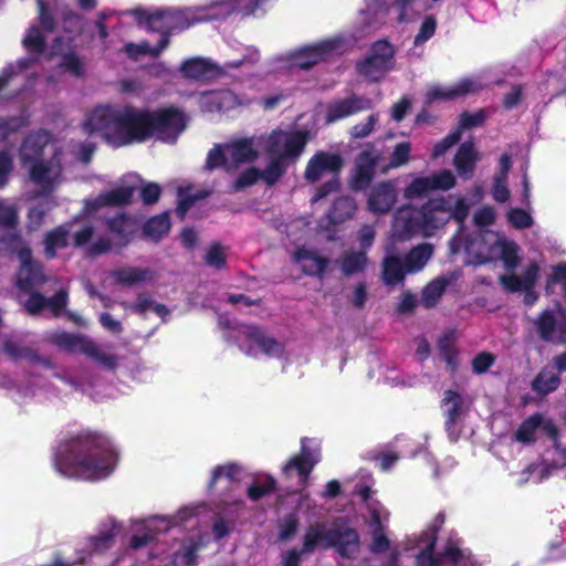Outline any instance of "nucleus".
Returning <instances> with one entry per match:
<instances>
[{
  "label": "nucleus",
  "mask_w": 566,
  "mask_h": 566,
  "mask_svg": "<svg viewBox=\"0 0 566 566\" xmlns=\"http://www.w3.org/2000/svg\"><path fill=\"white\" fill-rule=\"evenodd\" d=\"M117 461L111 440L90 429L67 433L55 448L53 465L61 475L98 481L114 471Z\"/></svg>",
  "instance_id": "obj_1"
},
{
  "label": "nucleus",
  "mask_w": 566,
  "mask_h": 566,
  "mask_svg": "<svg viewBox=\"0 0 566 566\" xmlns=\"http://www.w3.org/2000/svg\"><path fill=\"white\" fill-rule=\"evenodd\" d=\"M84 132L102 135L114 148L147 142L146 108L133 105H97L90 111L83 123Z\"/></svg>",
  "instance_id": "obj_2"
},
{
  "label": "nucleus",
  "mask_w": 566,
  "mask_h": 566,
  "mask_svg": "<svg viewBox=\"0 0 566 566\" xmlns=\"http://www.w3.org/2000/svg\"><path fill=\"white\" fill-rule=\"evenodd\" d=\"M448 222V199L436 197L430 198L419 208L400 209L395 218V228L402 239H411L417 234L430 238Z\"/></svg>",
  "instance_id": "obj_3"
},
{
  "label": "nucleus",
  "mask_w": 566,
  "mask_h": 566,
  "mask_svg": "<svg viewBox=\"0 0 566 566\" xmlns=\"http://www.w3.org/2000/svg\"><path fill=\"white\" fill-rule=\"evenodd\" d=\"M397 50L387 39L373 42L366 55L355 63L357 74L368 83H379L396 69Z\"/></svg>",
  "instance_id": "obj_4"
},
{
  "label": "nucleus",
  "mask_w": 566,
  "mask_h": 566,
  "mask_svg": "<svg viewBox=\"0 0 566 566\" xmlns=\"http://www.w3.org/2000/svg\"><path fill=\"white\" fill-rule=\"evenodd\" d=\"M147 140L156 138L166 143H175L186 128V116L175 106L157 109L146 108Z\"/></svg>",
  "instance_id": "obj_5"
},
{
  "label": "nucleus",
  "mask_w": 566,
  "mask_h": 566,
  "mask_svg": "<svg viewBox=\"0 0 566 566\" xmlns=\"http://www.w3.org/2000/svg\"><path fill=\"white\" fill-rule=\"evenodd\" d=\"M235 10L233 0H222L212 3L210 8H197L196 10L167 9L168 33L184 31L189 27L205 21L219 20L229 17Z\"/></svg>",
  "instance_id": "obj_6"
},
{
  "label": "nucleus",
  "mask_w": 566,
  "mask_h": 566,
  "mask_svg": "<svg viewBox=\"0 0 566 566\" xmlns=\"http://www.w3.org/2000/svg\"><path fill=\"white\" fill-rule=\"evenodd\" d=\"M307 142L308 132L306 130H274L269 137L268 153L277 155L283 160L294 161L301 156Z\"/></svg>",
  "instance_id": "obj_7"
},
{
  "label": "nucleus",
  "mask_w": 566,
  "mask_h": 566,
  "mask_svg": "<svg viewBox=\"0 0 566 566\" xmlns=\"http://www.w3.org/2000/svg\"><path fill=\"white\" fill-rule=\"evenodd\" d=\"M329 547L347 559H354L360 549V536L356 528L343 517L335 518L329 526Z\"/></svg>",
  "instance_id": "obj_8"
},
{
  "label": "nucleus",
  "mask_w": 566,
  "mask_h": 566,
  "mask_svg": "<svg viewBox=\"0 0 566 566\" xmlns=\"http://www.w3.org/2000/svg\"><path fill=\"white\" fill-rule=\"evenodd\" d=\"M13 251L21 263L17 286L23 292H31L35 285L45 283L43 265L33 259L30 245L22 240Z\"/></svg>",
  "instance_id": "obj_9"
},
{
  "label": "nucleus",
  "mask_w": 566,
  "mask_h": 566,
  "mask_svg": "<svg viewBox=\"0 0 566 566\" xmlns=\"http://www.w3.org/2000/svg\"><path fill=\"white\" fill-rule=\"evenodd\" d=\"M343 167L344 159L340 154L318 150L307 161L304 179L310 184H315L326 174L337 177Z\"/></svg>",
  "instance_id": "obj_10"
},
{
  "label": "nucleus",
  "mask_w": 566,
  "mask_h": 566,
  "mask_svg": "<svg viewBox=\"0 0 566 566\" xmlns=\"http://www.w3.org/2000/svg\"><path fill=\"white\" fill-rule=\"evenodd\" d=\"M379 156L373 150L365 149L355 159V168L349 179V188L353 191H364L371 185Z\"/></svg>",
  "instance_id": "obj_11"
},
{
  "label": "nucleus",
  "mask_w": 566,
  "mask_h": 566,
  "mask_svg": "<svg viewBox=\"0 0 566 566\" xmlns=\"http://www.w3.org/2000/svg\"><path fill=\"white\" fill-rule=\"evenodd\" d=\"M371 108V99L366 96L352 94L329 103L326 108L325 120L328 124L335 123Z\"/></svg>",
  "instance_id": "obj_12"
},
{
  "label": "nucleus",
  "mask_w": 566,
  "mask_h": 566,
  "mask_svg": "<svg viewBox=\"0 0 566 566\" xmlns=\"http://www.w3.org/2000/svg\"><path fill=\"white\" fill-rule=\"evenodd\" d=\"M441 405L442 407H446L444 430L447 431L448 437L451 441H457L460 436V429L458 428V423L460 422L461 417L464 413L463 397L459 391L448 389L443 394Z\"/></svg>",
  "instance_id": "obj_13"
},
{
  "label": "nucleus",
  "mask_w": 566,
  "mask_h": 566,
  "mask_svg": "<svg viewBox=\"0 0 566 566\" xmlns=\"http://www.w3.org/2000/svg\"><path fill=\"white\" fill-rule=\"evenodd\" d=\"M307 438H302L301 440V450L298 454L293 455L283 467L282 471L285 476H290L292 470H295L300 476L301 483L305 486L307 484V480L314 469V467L318 463V457L308 447H306L305 442Z\"/></svg>",
  "instance_id": "obj_14"
},
{
  "label": "nucleus",
  "mask_w": 566,
  "mask_h": 566,
  "mask_svg": "<svg viewBox=\"0 0 566 566\" xmlns=\"http://www.w3.org/2000/svg\"><path fill=\"white\" fill-rule=\"evenodd\" d=\"M334 49L335 44L331 41L319 42L295 51L291 60L293 65L302 70H310L321 61H324Z\"/></svg>",
  "instance_id": "obj_15"
},
{
  "label": "nucleus",
  "mask_w": 566,
  "mask_h": 566,
  "mask_svg": "<svg viewBox=\"0 0 566 566\" xmlns=\"http://www.w3.org/2000/svg\"><path fill=\"white\" fill-rule=\"evenodd\" d=\"M180 73L186 78L207 82L220 76L222 71L219 65L207 59L191 57L181 64Z\"/></svg>",
  "instance_id": "obj_16"
},
{
  "label": "nucleus",
  "mask_w": 566,
  "mask_h": 566,
  "mask_svg": "<svg viewBox=\"0 0 566 566\" xmlns=\"http://www.w3.org/2000/svg\"><path fill=\"white\" fill-rule=\"evenodd\" d=\"M397 200L395 186L390 181H384L374 187L369 193L368 209L376 214L388 213Z\"/></svg>",
  "instance_id": "obj_17"
},
{
  "label": "nucleus",
  "mask_w": 566,
  "mask_h": 566,
  "mask_svg": "<svg viewBox=\"0 0 566 566\" xmlns=\"http://www.w3.org/2000/svg\"><path fill=\"white\" fill-rule=\"evenodd\" d=\"M479 160L480 154L473 142L467 140L459 146L453 157V165L461 178L471 179Z\"/></svg>",
  "instance_id": "obj_18"
},
{
  "label": "nucleus",
  "mask_w": 566,
  "mask_h": 566,
  "mask_svg": "<svg viewBox=\"0 0 566 566\" xmlns=\"http://www.w3.org/2000/svg\"><path fill=\"white\" fill-rule=\"evenodd\" d=\"M476 90L475 83L470 78H463L455 85L442 87L439 85L431 86L426 95V102L431 104L436 101H451L461 96H465Z\"/></svg>",
  "instance_id": "obj_19"
},
{
  "label": "nucleus",
  "mask_w": 566,
  "mask_h": 566,
  "mask_svg": "<svg viewBox=\"0 0 566 566\" xmlns=\"http://www.w3.org/2000/svg\"><path fill=\"white\" fill-rule=\"evenodd\" d=\"M107 231L114 235L115 245L126 247L133 239L135 223L127 213H117L105 220Z\"/></svg>",
  "instance_id": "obj_20"
},
{
  "label": "nucleus",
  "mask_w": 566,
  "mask_h": 566,
  "mask_svg": "<svg viewBox=\"0 0 566 566\" xmlns=\"http://www.w3.org/2000/svg\"><path fill=\"white\" fill-rule=\"evenodd\" d=\"M407 271L403 259L397 254L386 255L381 261V281L387 286H396L402 283Z\"/></svg>",
  "instance_id": "obj_21"
},
{
  "label": "nucleus",
  "mask_w": 566,
  "mask_h": 566,
  "mask_svg": "<svg viewBox=\"0 0 566 566\" xmlns=\"http://www.w3.org/2000/svg\"><path fill=\"white\" fill-rule=\"evenodd\" d=\"M294 261L297 263L311 262L310 265L303 264L302 270L308 276L322 279L329 264V259L322 256L315 250L298 248L294 253Z\"/></svg>",
  "instance_id": "obj_22"
},
{
  "label": "nucleus",
  "mask_w": 566,
  "mask_h": 566,
  "mask_svg": "<svg viewBox=\"0 0 566 566\" xmlns=\"http://www.w3.org/2000/svg\"><path fill=\"white\" fill-rule=\"evenodd\" d=\"M133 187H117L109 191L102 192L87 207L97 211L101 207H122L129 205L133 198Z\"/></svg>",
  "instance_id": "obj_23"
},
{
  "label": "nucleus",
  "mask_w": 566,
  "mask_h": 566,
  "mask_svg": "<svg viewBox=\"0 0 566 566\" xmlns=\"http://www.w3.org/2000/svg\"><path fill=\"white\" fill-rule=\"evenodd\" d=\"M3 352L14 361L24 359L32 365L40 364L45 367H52L50 358H44L40 356L35 349L28 346H22L11 339L4 340Z\"/></svg>",
  "instance_id": "obj_24"
},
{
  "label": "nucleus",
  "mask_w": 566,
  "mask_h": 566,
  "mask_svg": "<svg viewBox=\"0 0 566 566\" xmlns=\"http://www.w3.org/2000/svg\"><path fill=\"white\" fill-rule=\"evenodd\" d=\"M329 527L325 523L310 525L303 536V552L313 553L317 547L329 549Z\"/></svg>",
  "instance_id": "obj_25"
},
{
  "label": "nucleus",
  "mask_w": 566,
  "mask_h": 566,
  "mask_svg": "<svg viewBox=\"0 0 566 566\" xmlns=\"http://www.w3.org/2000/svg\"><path fill=\"white\" fill-rule=\"evenodd\" d=\"M244 335L247 339L253 342L268 356H273L281 352L280 343L274 337L269 336L260 326L247 325L244 327Z\"/></svg>",
  "instance_id": "obj_26"
},
{
  "label": "nucleus",
  "mask_w": 566,
  "mask_h": 566,
  "mask_svg": "<svg viewBox=\"0 0 566 566\" xmlns=\"http://www.w3.org/2000/svg\"><path fill=\"white\" fill-rule=\"evenodd\" d=\"M154 271L150 269L123 266L113 271V279L123 286H134L154 279Z\"/></svg>",
  "instance_id": "obj_27"
},
{
  "label": "nucleus",
  "mask_w": 566,
  "mask_h": 566,
  "mask_svg": "<svg viewBox=\"0 0 566 566\" xmlns=\"http://www.w3.org/2000/svg\"><path fill=\"white\" fill-rule=\"evenodd\" d=\"M356 211V202L349 196H339L333 201L328 212V221L334 224H342L352 219Z\"/></svg>",
  "instance_id": "obj_28"
},
{
  "label": "nucleus",
  "mask_w": 566,
  "mask_h": 566,
  "mask_svg": "<svg viewBox=\"0 0 566 566\" xmlns=\"http://www.w3.org/2000/svg\"><path fill=\"white\" fill-rule=\"evenodd\" d=\"M434 248L431 243H419L405 255L403 261L409 273L420 272L433 255Z\"/></svg>",
  "instance_id": "obj_29"
},
{
  "label": "nucleus",
  "mask_w": 566,
  "mask_h": 566,
  "mask_svg": "<svg viewBox=\"0 0 566 566\" xmlns=\"http://www.w3.org/2000/svg\"><path fill=\"white\" fill-rule=\"evenodd\" d=\"M46 142L40 134H29L22 142L19 156L21 163L27 166L29 163L40 160Z\"/></svg>",
  "instance_id": "obj_30"
},
{
  "label": "nucleus",
  "mask_w": 566,
  "mask_h": 566,
  "mask_svg": "<svg viewBox=\"0 0 566 566\" xmlns=\"http://www.w3.org/2000/svg\"><path fill=\"white\" fill-rule=\"evenodd\" d=\"M226 150L233 168L239 164L251 163L258 158V151L254 149L252 140L247 138L226 145Z\"/></svg>",
  "instance_id": "obj_31"
},
{
  "label": "nucleus",
  "mask_w": 566,
  "mask_h": 566,
  "mask_svg": "<svg viewBox=\"0 0 566 566\" xmlns=\"http://www.w3.org/2000/svg\"><path fill=\"white\" fill-rule=\"evenodd\" d=\"M70 231L65 226H57L46 232L44 237V254L46 259L56 258V251L65 249L69 245Z\"/></svg>",
  "instance_id": "obj_32"
},
{
  "label": "nucleus",
  "mask_w": 566,
  "mask_h": 566,
  "mask_svg": "<svg viewBox=\"0 0 566 566\" xmlns=\"http://www.w3.org/2000/svg\"><path fill=\"white\" fill-rule=\"evenodd\" d=\"M27 166H29V175L32 182L40 186L44 195L50 193L54 188L50 163L40 159L29 163Z\"/></svg>",
  "instance_id": "obj_33"
},
{
  "label": "nucleus",
  "mask_w": 566,
  "mask_h": 566,
  "mask_svg": "<svg viewBox=\"0 0 566 566\" xmlns=\"http://www.w3.org/2000/svg\"><path fill=\"white\" fill-rule=\"evenodd\" d=\"M170 217L168 212H161L149 218L144 227L143 233L154 242H159L170 230Z\"/></svg>",
  "instance_id": "obj_34"
},
{
  "label": "nucleus",
  "mask_w": 566,
  "mask_h": 566,
  "mask_svg": "<svg viewBox=\"0 0 566 566\" xmlns=\"http://www.w3.org/2000/svg\"><path fill=\"white\" fill-rule=\"evenodd\" d=\"M559 323L553 311L544 310L538 314L534 325L539 338L548 343L555 340V334H558Z\"/></svg>",
  "instance_id": "obj_35"
},
{
  "label": "nucleus",
  "mask_w": 566,
  "mask_h": 566,
  "mask_svg": "<svg viewBox=\"0 0 566 566\" xmlns=\"http://www.w3.org/2000/svg\"><path fill=\"white\" fill-rule=\"evenodd\" d=\"M340 271L345 276L361 273L368 265L366 251H348L338 261Z\"/></svg>",
  "instance_id": "obj_36"
},
{
  "label": "nucleus",
  "mask_w": 566,
  "mask_h": 566,
  "mask_svg": "<svg viewBox=\"0 0 566 566\" xmlns=\"http://www.w3.org/2000/svg\"><path fill=\"white\" fill-rule=\"evenodd\" d=\"M560 382V377L557 374L543 368L533 379L531 387L534 392L544 397L557 390Z\"/></svg>",
  "instance_id": "obj_37"
},
{
  "label": "nucleus",
  "mask_w": 566,
  "mask_h": 566,
  "mask_svg": "<svg viewBox=\"0 0 566 566\" xmlns=\"http://www.w3.org/2000/svg\"><path fill=\"white\" fill-rule=\"evenodd\" d=\"M51 342L64 350L84 354L86 345L91 344L92 340L82 335L59 332L51 336Z\"/></svg>",
  "instance_id": "obj_38"
},
{
  "label": "nucleus",
  "mask_w": 566,
  "mask_h": 566,
  "mask_svg": "<svg viewBox=\"0 0 566 566\" xmlns=\"http://www.w3.org/2000/svg\"><path fill=\"white\" fill-rule=\"evenodd\" d=\"M449 281L444 277H437L428 283L421 294V301L424 307H434L442 297Z\"/></svg>",
  "instance_id": "obj_39"
},
{
  "label": "nucleus",
  "mask_w": 566,
  "mask_h": 566,
  "mask_svg": "<svg viewBox=\"0 0 566 566\" xmlns=\"http://www.w3.org/2000/svg\"><path fill=\"white\" fill-rule=\"evenodd\" d=\"M543 423V417L536 412L527 417L518 426L515 431V439L522 443H531L535 441V432L538 427Z\"/></svg>",
  "instance_id": "obj_40"
},
{
  "label": "nucleus",
  "mask_w": 566,
  "mask_h": 566,
  "mask_svg": "<svg viewBox=\"0 0 566 566\" xmlns=\"http://www.w3.org/2000/svg\"><path fill=\"white\" fill-rule=\"evenodd\" d=\"M29 115L22 113L20 115L0 117V140H6L9 136L19 133L29 126Z\"/></svg>",
  "instance_id": "obj_41"
},
{
  "label": "nucleus",
  "mask_w": 566,
  "mask_h": 566,
  "mask_svg": "<svg viewBox=\"0 0 566 566\" xmlns=\"http://www.w3.org/2000/svg\"><path fill=\"white\" fill-rule=\"evenodd\" d=\"M286 172V164L277 155H274L268 166L261 170V179L266 184V186H274L281 177Z\"/></svg>",
  "instance_id": "obj_42"
},
{
  "label": "nucleus",
  "mask_w": 566,
  "mask_h": 566,
  "mask_svg": "<svg viewBox=\"0 0 566 566\" xmlns=\"http://www.w3.org/2000/svg\"><path fill=\"white\" fill-rule=\"evenodd\" d=\"M206 168L208 170L223 168L227 171L233 169L230 156L226 150V147L223 148L221 145H216L212 149L209 150L206 159Z\"/></svg>",
  "instance_id": "obj_43"
},
{
  "label": "nucleus",
  "mask_w": 566,
  "mask_h": 566,
  "mask_svg": "<svg viewBox=\"0 0 566 566\" xmlns=\"http://www.w3.org/2000/svg\"><path fill=\"white\" fill-rule=\"evenodd\" d=\"M518 251L520 247L513 241L502 243L500 259L507 271H514L520 265L521 258Z\"/></svg>",
  "instance_id": "obj_44"
},
{
  "label": "nucleus",
  "mask_w": 566,
  "mask_h": 566,
  "mask_svg": "<svg viewBox=\"0 0 566 566\" xmlns=\"http://www.w3.org/2000/svg\"><path fill=\"white\" fill-rule=\"evenodd\" d=\"M485 119H486V113L484 109H479L474 113L464 111L463 113H461L460 119H459V125L454 130L460 132V136H462V133L464 130L482 126L484 124Z\"/></svg>",
  "instance_id": "obj_45"
},
{
  "label": "nucleus",
  "mask_w": 566,
  "mask_h": 566,
  "mask_svg": "<svg viewBox=\"0 0 566 566\" xmlns=\"http://www.w3.org/2000/svg\"><path fill=\"white\" fill-rule=\"evenodd\" d=\"M240 473V467L235 463H228L224 465H217L211 474V478L208 482V490H213L217 482L221 476H224L230 482L237 481L238 475Z\"/></svg>",
  "instance_id": "obj_46"
},
{
  "label": "nucleus",
  "mask_w": 566,
  "mask_h": 566,
  "mask_svg": "<svg viewBox=\"0 0 566 566\" xmlns=\"http://www.w3.org/2000/svg\"><path fill=\"white\" fill-rule=\"evenodd\" d=\"M560 284L563 289V296L566 298V263L562 262L552 268V273L547 277L545 292L547 295L554 293V285Z\"/></svg>",
  "instance_id": "obj_47"
},
{
  "label": "nucleus",
  "mask_w": 566,
  "mask_h": 566,
  "mask_svg": "<svg viewBox=\"0 0 566 566\" xmlns=\"http://www.w3.org/2000/svg\"><path fill=\"white\" fill-rule=\"evenodd\" d=\"M23 45L34 53H43L46 48V41L40 29L35 25L29 28L23 38Z\"/></svg>",
  "instance_id": "obj_48"
},
{
  "label": "nucleus",
  "mask_w": 566,
  "mask_h": 566,
  "mask_svg": "<svg viewBox=\"0 0 566 566\" xmlns=\"http://www.w3.org/2000/svg\"><path fill=\"white\" fill-rule=\"evenodd\" d=\"M434 539L422 547L415 557L416 566H442V556L436 555Z\"/></svg>",
  "instance_id": "obj_49"
},
{
  "label": "nucleus",
  "mask_w": 566,
  "mask_h": 566,
  "mask_svg": "<svg viewBox=\"0 0 566 566\" xmlns=\"http://www.w3.org/2000/svg\"><path fill=\"white\" fill-rule=\"evenodd\" d=\"M276 489V480L268 475L263 483H253L248 488L247 494L250 500L259 501L262 497L271 494Z\"/></svg>",
  "instance_id": "obj_50"
},
{
  "label": "nucleus",
  "mask_w": 566,
  "mask_h": 566,
  "mask_svg": "<svg viewBox=\"0 0 566 566\" xmlns=\"http://www.w3.org/2000/svg\"><path fill=\"white\" fill-rule=\"evenodd\" d=\"M87 347L84 349V354L101 363L109 370H114L117 367V357L113 354H106L98 349V347L91 342V344L86 345Z\"/></svg>",
  "instance_id": "obj_51"
},
{
  "label": "nucleus",
  "mask_w": 566,
  "mask_h": 566,
  "mask_svg": "<svg viewBox=\"0 0 566 566\" xmlns=\"http://www.w3.org/2000/svg\"><path fill=\"white\" fill-rule=\"evenodd\" d=\"M49 210L50 206H44L42 203L33 206L29 209L27 221V229L29 232L36 231L43 226L45 216Z\"/></svg>",
  "instance_id": "obj_52"
},
{
  "label": "nucleus",
  "mask_w": 566,
  "mask_h": 566,
  "mask_svg": "<svg viewBox=\"0 0 566 566\" xmlns=\"http://www.w3.org/2000/svg\"><path fill=\"white\" fill-rule=\"evenodd\" d=\"M438 348L442 359L447 363L452 371L458 368V350L452 346L448 336H443L438 342Z\"/></svg>",
  "instance_id": "obj_53"
},
{
  "label": "nucleus",
  "mask_w": 566,
  "mask_h": 566,
  "mask_svg": "<svg viewBox=\"0 0 566 566\" xmlns=\"http://www.w3.org/2000/svg\"><path fill=\"white\" fill-rule=\"evenodd\" d=\"M432 182L431 177H418L415 178L406 188V197L407 198H416L427 195L429 191H432Z\"/></svg>",
  "instance_id": "obj_54"
},
{
  "label": "nucleus",
  "mask_w": 566,
  "mask_h": 566,
  "mask_svg": "<svg viewBox=\"0 0 566 566\" xmlns=\"http://www.w3.org/2000/svg\"><path fill=\"white\" fill-rule=\"evenodd\" d=\"M115 523L112 528L103 530L97 535L91 537L92 548L96 552H103L109 549L116 536Z\"/></svg>",
  "instance_id": "obj_55"
},
{
  "label": "nucleus",
  "mask_w": 566,
  "mask_h": 566,
  "mask_svg": "<svg viewBox=\"0 0 566 566\" xmlns=\"http://www.w3.org/2000/svg\"><path fill=\"white\" fill-rule=\"evenodd\" d=\"M261 177V170L255 167H250L239 174L238 178L232 185L233 191H241L248 187L253 186Z\"/></svg>",
  "instance_id": "obj_56"
},
{
  "label": "nucleus",
  "mask_w": 566,
  "mask_h": 566,
  "mask_svg": "<svg viewBox=\"0 0 566 566\" xmlns=\"http://www.w3.org/2000/svg\"><path fill=\"white\" fill-rule=\"evenodd\" d=\"M178 203L176 208V213L180 220H184L187 212L191 209V207L198 201L206 197V193L199 195H189L185 193L184 189H179L178 191Z\"/></svg>",
  "instance_id": "obj_57"
},
{
  "label": "nucleus",
  "mask_w": 566,
  "mask_h": 566,
  "mask_svg": "<svg viewBox=\"0 0 566 566\" xmlns=\"http://www.w3.org/2000/svg\"><path fill=\"white\" fill-rule=\"evenodd\" d=\"M69 303V293L66 290L61 289L54 293L53 296L46 298V307L51 311L54 317L61 316Z\"/></svg>",
  "instance_id": "obj_58"
},
{
  "label": "nucleus",
  "mask_w": 566,
  "mask_h": 566,
  "mask_svg": "<svg viewBox=\"0 0 566 566\" xmlns=\"http://www.w3.org/2000/svg\"><path fill=\"white\" fill-rule=\"evenodd\" d=\"M461 139L460 132H451L441 140L437 142L431 151V158L437 159L443 156L452 146L458 144Z\"/></svg>",
  "instance_id": "obj_59"
},
{
  "label": "nucleus",
  "mask_w": 566,
  "mask_h": 566,
  "mask_svg": "<svg viewBox=\"0 0 566 566\" xmlns=\"http://www.w3.org/2000/svg\"><path fill=\"white\" fill-rule=\"evenodd\" d=\"M437 29V20L433 15H427L419 29L418 34L415 36V45H421L424 42H427L429 39H431Z\"/></svg>",
  "instance_id": "obj_60"
},
{
  "label": "nucleus",
  "mask_w": 566,
  "mask_h": 566,
  "mask_svg": "<svg viewBox=\"0 0 566 566\" xmlns=\"http://www.w3.org/2000/svg\"><path fill=\"white\" fill-rule=\"evenodd\" d=\"M507 220L515 229L520 230L527 229L533 224L531 214L521 208H512L507 213Z\"/></svg>",
  "instance_id": "obj_61"
},
{
  "label": "nucleus",
  "mask_w": 566,
  "mask_h": 566,
  "mask_svg": "<svg viewBox=\"0 0 566 566\" xmlns=\"http://www.w3.org/2000/svg\"><path fill=\"white\" fill-rule=\"evenodd\" d=\"M430 177L433 190H450L457 184L454 175L448 169H443Z\"/></svg>",
  "instance_id": "obj_62"
},
{
  "label": "nucleus",
  "mask_w": 566,
  "mask_h": 566,
  "mask_svg": "<svg viewBox=\"0 0 566 566\" xmlns=\"http://www.w3.org/2000/svg\"><path fill=\"white\" fill-rule=\"evenodd\" d=\"M206 264L214 266L216 269H222L227 264L226 254L222 251L219 242L212 243L205 256Z\"/></svg>",
  "instance_id": "obj_63"
},
{
  "label": "nucleus",
  "mask_w": 566,
  "mask_h": 566,
  "mask_svg": "<svg viewBox=\"0 0 566 566\" xmlns=\"http://www.w3.org/2000/svg\"><path fill=\"white\" fill-rule=\"evenodd\" d=\"M495 363V356L490 352H481L472 359V371L476 375L485 374Z\"/></svg>",
  "instance_id": "obj_64"
}]
</instances>
